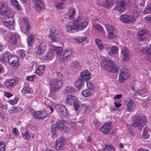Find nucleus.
I'll return each mask as SVG.
<instances>
[{
	"mask_svg": "<svg viewBox=\"0 0 151 151\" xmlns=\"http://www.w3.org/2000/svg\"><path fill=\"white\" fill-rule=\"evenodd\" d=\"M82 19V17L79 16L76 19L73 23L71 22H68L65 25L67 31L70 32L73 30L77 29L82 30L86 28L88 24L89 19L87 18L85 19L84 21L80 23V22Z\"/></svg>",
	"mask_w": 151,
	"mask_h": 151,
	"instance_id": "1",
	"label": "nucleus"
},
{
	"mask_svg": "<svg viewBox=\"0 0 151 151\" xmlns=\"http://www.w3.org/2000/svg\"><path fill=\"white\" fill-rule=\"evenodd\" d=\"M52 49L56 50L57 57L60 61L64 62L73 56V52L71 50H66L62 54L63 48L62 47H53Z\"/></svg>",
	"mask_w": 151,
	"mask_h": 151,
	"instance_id": "2",
	"label": "nucleus"
},
{
	"mask_svg": "<svg viewBox=\"0 0 151 151\" xmlns=\"http://www.w3.org/2000/svg\"><path fill=\"white\" fill-rule=\"evenodd\" d=\"M101 66L104 69L111 73H116L119 69L114 63L109 59H107L104 61H102L101 63Z\"/></svg>",
	"mask_w": 151,
	"mask_h": 151,
	"instance_id": "3",
	"label": "nucleus"
},
{
	"mask_svg": "<svg viewBox=\"0 0 151 151\" xmlns=\"http://www.w3.org/2000/svg\"><path fill=\"white\" fill-rule=\"evenodd\" d=\"M134 119V121L132 124V126L134 127H137L140 130L142 129L144 125L147 122V118L144 115L140 116H135Z\"/></svg>",
	"mask_w": 151,
	"mask_h": 151,
	"instance_id": "4",
	"label": "nucleus"
},
{
	"mask_svg": "<svg viewBox=\"0 0 151 151\" xmlns=\"http://www.w3.org/2000/svg\"><path fill=\"white\" fill-rule=\"evenodd\" d=\"M51 92H55L60 89L63 86V83L61 80L57 78L52 79L50 82Z\"/></svg>",
	"mask_w": 151,
	"mask_h": 151,
	"instance_id": "5",
	"label": "nucleus"
},
{
	"mask_svg": "<svg viewBox=\"0 0 151 151\" xmlns=\"http://www.w3.org/2000/svg\"><path fill=\"white\" fill-rule=\"evenodd\" d=\"M66 104H73L74 108L76 111H78L80 105L78 99L73 96H68L65 101Z\"/></svg>",
	"mask_w": 151,
	"mask_h": 151,
	"instance_id": "6",
	"label": "nucleus"
},
{
	"mask_svg": "<svg viewBox=\"0 0 151 151\" xmlns=\"http://www.w3.org/2000/svg\"><path fill=\"white\" fill-rule=\"evenodd\" d=\"M1 18V22L4 26L8 27L10 26L13 25L14 23V20L13 17H10L9 15H3Z\"/></svg>",
	"mask_w": 151,
	"mask_h": 151,
	"instance_id": "7",
	"label": "nucleus"
},
{
	"mask_svg": "<svg viewBox=\"0 0 151 151\" xmlns=\"http://www.w3.org/2000/svg\"><path fill=\"white\" fill-rule=\"evenodd\" d=\"M11 12V8L6 1L1 2V15H9Z\"/></svg>",
	"mask_w": 151,
	"mask_h": 151,
	"instance_id": "8",
	"label": "nucleus"
},
{
	"mask_svg": "<svg viewBox=\"0 0 151 151\" xmlns=\"http://www.w3.org/2000/svg\"><path fill=\"white\" fill-rule=\"evenodd\" d=\"M119 1L115 7V9L119 12H123L128 5L129 1L128 0H119Z\"/></svg>",
	"mask_w": 151,
	"mask_h": 151,
	"instance_id": "9",
	"label": "nucleus"
},
{
	"mask_svg": "<svg viewBox=\"0 0 151 151\" xmlns=\"http://www.w3.org/2000/svg\"><path fill=\"white\" fill-rule=\"evenodd\" d=\"M120 73L119 81L120 82H122L128 78L129 74L128 70L126 67L122 68L120 70Z\"/></svg>",
	"mask_w": 151,
	"mask_h": 151,
	"instance_id": "10",
	"label": "nucleus"
},
{
	"mask_svg": "<svg viewBox=\"0 0 151 151\" xmlns=\"http://www.w3.org/2000/svg\"><path fill=\"white\" fill-rule=\"evenodd\" d=\"M23 26L21 27V29L22 32L27 35L29 32V29L31 28V26L27 18L26 17L23 18Z\"/></svg>",
	"mask_w": 151,
	"mask_h": 151,
	"instance_id": "11",
	"label": "nucleus"
},
{
	"mask_svg": "<svg viewBox=\"0 0 151 151\" xmlns=\"http://www.w3.org/2000/svg\"><path fill=\"white\" fill-rule=\"evenodd\" d=\"M65 144V139L63 137H60L55 141V149L57 150H61Z\"/></svg>",
	"mask_w": 151,
	"mask_h": 151,
	"instance_id": "12",
	"label": "nucleus"
},
{
	"mask_svg": "<svg viewBox=\"0 0 151 151\" xmlns=\"http://www.w3.org/2000/svg\"><path fill=\"white\" fill-rule=\"evenodd\" d=\"M120 18L121 21L127 23H132L135 21V18L132 15H122Z\"/></svg>",
	"mask_w": 151,
	"mask_h": 151,
	"instance_id": "13",
	"label": "nucleus"
},
{
	"mask_svg": "<svg viewBox=\"0 0 151 151\" xmlns=\"http://www.w3.org/2000/svg\"><path fill=\"white\" fill-rule=\"evenodd\" d=\"M20 36L17 33L12 34L9 38V41L11 45H15L19 41Z\"/></svg>",
	"mask_w": 151,
	"mask_h": 151,
	"instance_id": "14",
	"label": "nucleus"
},
{
	"mask_svg": "<svg viewBox=\"0 0 151 151\" xmlns=\"http://www.w3.org/2000/svg\"><path fill=\"white\" fill-rule=\"evenodd\" d=\"M19 61L18 57L17 56L12 55L10 56L8 62L12 67L17 66L19 65Z\"/></svg>",
	"mask_w": 151,
	"mask_h": 151,
	"instance_id": "15",
	"label": "nucleus"
},
{
	"mask_svg": "<svg viewBox=\"0 0 151 151\" xmlns=\"http://www.w3.org/2000/svg\"><path fill=\"white\" fill-rule=\"evenodd\" d=\"M55 108L57 111L58 112H61L64 115L68 116V112L64 105L59 104H57L55 105Z\"/></svg>",
	"mask_w": 151,
	"mask_h": 151,
	"instance_id": "16",
	"label": "nucleus"
},
{
	"mask_svg": "<svg viewBox=\"0 0 151 151\" xmlns=\"http://www.w3.org/2000/svg\"><path fill=\"white\" fill-rule=\"evenodd\" d=\"M80 74V78L86 81H89L91 78V73L87 70H83Z\"/></svg>",
	"mask_w": 151,
	"mask_h": 151,
	"instance_id": "17",
	"label": "nucleus"
},
{
	"mask_svg": "<svg viewBox=\"0 0 151 151\" xmlns=\"http://www.w3.org/2000/svg\"><path fill=\"white\" fill-rule=\"evenodd\" d=\"M46 45L44 42L37 43L36 46V49L40 54H42L46 49Z\"/></svg>",
	"mask_w": 151,
	"mask_h": 151,
	"instance_id": "18",
	"label": "nucleus"
},
{
	"mask_svg": "<svg viewBox=\"0 0 151 151\" xmlns=\"http://www.w3.org/2000/svg\"><path fill=\"white\" fill-rule=\"evenodd\" d=\"M121 55L123 61H127L129 59V51L127 47H124L121 50Z\"/></svg>",
	"mask_w": 151,
	"mask_h": 151,
	"instance_id": "19",
	"label": "nucleus"
},
{
	"mask_svg": "<svg viewBox=\"0 0 151 151\" xmlns=\"http://www.w3.org/2000/svg\"><path fill=\"white\" fill-rule=\"evenodd\" d=\"M53 47H56L55 46L52 45H50V49L49 50L47 53V54L46 56L45 57V59L46 60H47L49 59L51 60L53 59L54 57V52L53 51H55L56 53V50H53L52 49Z\"/></svg>",
	"mask_w": 151,
	"mask_h": 151,
	"instance_id": "20",
	"label": "nucleus"
},
{
	"mask_svg": "<svg viewBox=\"0 0 151 151\" xmlns=\"http://www.w3.org/2000/svg\"><path fill=\"white\" fill-rule=\"evenodd\" d=\"M111 129L110 123H106L100 129V130L104 134H108Z\"/></svg>",
	"mask_w": 151,
	"mask_h": 151,
	"instance_id": "21",
	"label": "nucleus"
},
{
	"mask_svg": "<svg viewBox=\"0 0 151 151\" xmlns=\"http://www.w3.org/2000/svg\"><path fill=\"white\" fill-rule=\"evenodd\" d=\"M52 127L57 128L58 129L65 132H68L70 130L69 128L65 127L63 123L60 122L57 123L55 124H53Z\"/></svg>",
	"mask_w": 151,
	"mask_h": 151,
	"instance_id": "22",
	"label": "nucleus"
},
{
	"mask_svg": "<svg viewBox=\"0 0 151 151\" xmlns=\"http://www.w3.org/2000/svg\"><path fill=\"white\" fill-rule=\"evenodd\" d=\"M11 55L10 52L9 51L5 52L1 55V62L5 64L6 63V61H8L10 56Z\"/></svg>",
	"mask_w": 151,
	"mask_h": 151,
	"instance_id": "23",
	"label": "nucleus"
},
{
	"mask_svg": "<svg viewBox=\"0 0 151 151\" xmlns=\"http://www.w3.org/2000/svg\"><path fill=\"white\" fill-rule=\"evenodd\" d=\"M131 90L133 91L132 94L134 95H141V96L144 97L146 96V92L147 89L146 88H144L141 89H135V88H133L131 89Z\"/></svg>",
	"mask_w": 151,
	"mask_h": 151,
	"instance_id": "24",
	"label": "nucleus"
},
{
	"mask_svg": "<svg viewBox=\"0 0 151 151\" xmlns=\"http://www.w3.org/2000/svg\"><path fill=\"white\" fill-rule=\"evenodd\" d=\"M45 67V65H40L36 69L35 73L39 76H42L44 73Z\"/></svg>",
	"mask_w": 151,
	"mask_h": 151,
	"instance_id": "25",
	"label": "nucleus"
},
{
	"mask_svg": "<svg viewBox=\"0 0 151 151\" xmlns=\"http://www.w3.org/2000/svg\"><path fill=\"white\" fill-rule=\"evenodd\" d=\"M18 83L16 79H12L6 81L5 85L7 87L11 88L15 87Z\"/></svg>",
	"mask_w": 151,
	"mask_h": 151,
	"instance_id": "26",
	"label": "nucleus"
},
{
	"mask_svg": "<svg viewBox=\"0 0 151 151\" xmlns=\"http://www.w3.org/2000/svg\"><path fill=\"white\" fill-rule=\"evenodd\" d=\"M35 8L37 10H39L41 9L43 6V3L41 0H33Z\"/></svg>",
	"mask_w": 151,
	"mask_h": 151,
	"instance_id": "27",
	"label": "nucleus"
},
{
	"mask_svg": "<svg viewBox=\"0 0 151 151\" xmlns=\"http://www.w3.org/2000/svg\"><path fill=\"white\" fill-rule=\"evenodd\" d=\"M138 39L139 41H142L146 36V31L144 29H142L141 31L139 32L138 34Z\"/></svg>",
	"mask_w": 151,
	"mask_h": 151,
	"instance_id": "28",
	"label": "nucleus"
},
{
	"mask_svg": "<svg viewBox=\"0 0 151 151\" xmlns=\"http://www.w3.org/2000/svg\"><path fill=\"white\" fill-rule=\"evenodd\" d=\"M75 10L73 9H70L67 13L68 18L70 20H73L74 19V16L75 14Z\"/></svg>",
	"mask_w": 151,
	"mask_h": 151,
	"instance_id": "29",
	"label": "nucleus"
},
{
	"mask_svg": "<svg viewBox=\"0 0 151 151\" xmlns=\"http://www.w3.org/2000/svg\"><path fill=\"white\" fill-rule=\"evenodd\" d=\"M134 105V101L133 100H129L127 104L126 108L127 111L129 112L132 111Z\"/></svg>",
	"mask_w": 151,
	"mask_h": 151,
	"instance_id": "30",
	"label": "nucleus"
},
{
	"mask_svg": "<svg viewBox=\"0 0 151 151\" xmlns=\"http://www.w3.org/2000/svg\"><path fill=\"white\" fill-rule=\"evenodd\" d=\"M76 91V90L75 89L70 86H66L64 90V93L68 94L72 93Z\"/></svg>",
	"mask_w": 151,
	"mask_h": 151,
	"instance_id": "31",
	"label": "nucleus"
},
{
	"mask_svg": "<svg viewBox=\"0 0 151 151\" xmlns=\"http://www.w3.org/2000/svg\"><path fill=\"white\" fill-rule=\"evenodd\" d=\"M83 80L79 77L76 83H75V86L78 89H80L84 84Z\"/></svg>",
	"mask_w": 151,
	"mask_h": 151,
	"instance_id": "32",
	"label": "nucleus"
},
{
	"mask_svg": "<svg viewBox=\"0 0 151 151\" xmlns=\"http://www.w3.org/2000/svg\"><path fill=\"white\" fill-rule=\"evenodd\" d=\"M95 41L99 49L100 50H103L104 48V46L102 42L100 40L98 39H96Z\"/></svg>",
	"mask_w": 151,
	"mask_h": 151,
	"instance_id": "33",
	"label": "nucleus"
},
{
	"mask_svg": "<svg viewBox=\"0 0 151 151\" xmlns=\"http://www.w3.org/2000/svg\"><path fill=\"white\" fill-rule=\"evenodd\" d=\"M21 92L24 93H29L31 94L33 93L32 90L27 86L24 87L22 90Z\"/></svg>",
	"mask_w": 151,
	"mask_h": 151,
	"instance_id": "34",
	"label": "nucleus"
},
{
	"mask_svg": "<svg viewBox=\"0 0 151 151\" xmlns=\"http://www.w3.org/2000/svg\"><path fill=\"white\" fill-rule=\"evenodd\" d=\"M106 2L104 4H103V6L106 8H111L113 6L114 4L113 0H105Z\"/></svg>",
	"mask_w": 151,
	"mask_h": 151,
	"instance_id": "35",
	"label": "nucleus"
},
{
	"mask_svg": "<svg viewBox=\"0 0 151 151\" xmlns=\"http://www.w3.org/2000/svg\"><path fill=\"white\" fill-rule=\"evenodd\" d=\"M82 94L85 97L89 96L93 94V92L89 90L83 91L82 92Z\"/></svg>",
	"mask_w": 151,
	"mask_h": 151,
	"instance_id": "36",
	"label": "nucleus"
},
{
	"mask_svg": "<svg viewBox=\"0 0 151 151\" xmlns=\"http://www.w3.org/2000/svg\"><path fill=\"white\" fill-rule=\"evenodd\" d=\"M142 52L145 53L151 54V45H148L142 49Z\"/></svg>",
	"mask_w": 151,
	"mask_h": 151,
	"instance_id": "37",
	"label": "nucleus"
},
{
	"mask_svg": "<svg viewBox=\"0 0 151 151\" xmlns=\"http://www.w3.org/2000/svg\"><path fill=\"white\" fill-rule=\"evenodd\" d=\"M142 135L145 139H148L149 137L150 134H149V132L147 128L144 129Z\"/></svg>",
	"mask_w": 151,
	"mask_h": 151,
	"instance_id": "38",
	"label": "nucleus"
},
{
	"mask_svg": "<svg viewBox=\"0 0 151 151\" xmlns=\"http://www.w3.org/2000/svg\"><path fill=\"white\" fill-rule=\"evenodd\" d=\"M34 36L32 35H30L28 36L27 43L28 45L31 46L33 43L32 41L34 40Z\"/></svg>",
	"mask_w": 151,
	"mask_h": 151,
	"instance_id": "39",
	"label": "nucleus"
},
{
	"mask_svg": "<svg viewBox=\"0 0 151 151\" xmlns=\"http://www.w3.org/2000/svg\"><path fill=\"white\" fill-rule=\"evenodd\" d=\"M87 37H77L75 39V42L78 43H80L86 40Z\"/></svg>",
	"mask_w": 151,
	"mask_h": 151,
	"instance_id": "40",
	"label": "nucleus"
},
{
	"mask_svg": "<svg viewBox=\"0 0 151 151\" xmlns=\"http://www.w3.org/2000/svg\"><path fill=\"white\" fill-rule=\"evenodd\" d=\"M105 26L107 29L108 32H109L112 31H114V28L112 25L105 24Z\"/></svg>",
	"mask_w": 151,
	"mask_h": 151,
	"instance_id": "41",
	"label": "nucleus"
},
{
	"mask_svg": "<svg viewBox=\"0 0 151 151\" xmlns=\"http://www.w3.org/2000/svg\"><path fill=\"white\" fill-rule=\"evenodd\" d=\"M94 30L103 32L104 30L103 28L99 24H96L93 26Z\"/></svg>",
	"mask_w": 151,
	"mask_h": 151,
	"instance_id": "42",
	"label": "nucleus"
},
{
	"mask_svg": "<svg viewBox=\"0 0 151 151\" xmlns=\"http://www.w3.org/2000/svg\"><path fill=\"white\" fill-rule=\"evenodd\" d=\"M49 32L50 35H58V31L54 27H52L49 29Z\"/></svg>",
	"mask_w": 151,
	"mask_h": 151,
	"instance_id": "43",
	"label": "nucleus"
},
{
	"mask_svg": "<svg viewBox=\"0 0 151 151\" xmlns=\"http://www.w3.org/2000/svg\"><path fill=\"white\" fill-rule=\"evenodd\" d=\"M12 4L13 6H14L18 10H21L20 7L19 6L17 0H12Z\"/></svg>",
	"mask_w": 151,
	"mask_h": 151,
	"instance_id": "44",
	"label": "nucleus"
},
{
	"mask_svg": "<svg viewBox=\"0 0 151 151\" xmlns=\"http://www.w3.org/2000/svg\"><path fill=\"white\" fill-rule=\"evenodd\" d=\"M22 135L24 139H29L30 138L29 132L27 131H26L24 134L22 133Z\"/></svg>",
	"mask_w": 151,
	"mask_h": 151,
	"instance_id": "45",
	"label": "nucleus"
},
{
	"mask_svg": "<svg viewBox=\"0 0 151 151\" xmlns=\"http://www.w3.org/2000/svg\"><path fill=\"white\" fill-rule=\"evenodd\" d=\"M48 116V114L45 111L41 112L40 116V119H44Z\"/></svg>",
	"mask_w": 151,
	"mask_h": 151,
	"instance_id": "46",
	"label": "nucleus"
},
{
	"mask_svg": "<svg viewBox=\"0 0 151 151\" xmlns=\"http://www.w3.org/2000/svg\"><path fill=\"white\" fill-rule=\"evenodd\" d=\"M63 2H60L58 3L55 6L56 8L59 10H61L63 9L64 6L63 5Z\"/></svg>",
	"mask_w": 151,
	"mask_h": 151,
	"instance_id": "47",
	"label": "nucleus"
},
{
	"mask_svg": "<svg viewBox=\"0 0 151 151\" xmlns=\"http://www.w3.org/2000/svg\"><path fill=\"white\" fill-rule=\"evenodd\" d=\"M19 110L18 108L16 107L15 106H13L9 110V112L10 114L15 113L18 112Z\"/></svg>",
	"mask_w": 151,
	"mask_h": 151,
	"instance_id": "48",
	"label": "nucleus"
},
{
	"mask_svg": "<svg viewBox=\"0 0 151 151\" xmlns=\"http://www.w3.org/2000/svg\"><path fill=\"white\" fill-rule=\"evenodd\" d=\"M73 65L78 70L80 69L81 68L79 63L76 61H73Z\"/></svg>",
	"mask_w": 151,
	"mask_h": 151,
	"instance_id": "49",
	"label": "nucleus"
},
{
	"mask_svg": "<svg viewBox=\"0 0 151 151\" xmlns=\"http://www.w3.org/2000/svg\"><path fill=\"white\" fill-rule=\"evenodd\" d=\"M108 32V37L109 38L112 39L116 37L114 31H110L109 32Z\"/></svg>",
	"mask_w": 151,
	"mask_h": 151,
	"instance_id": "50",
	"label": "nucleus"
},
{
	"mask_svg": "<svg viewBox=\"0 0 151 151\" xmlns=\"http://www.w3.org/2000/svg\"><path fill=\"white\" fill-rule=\"evenodd\" d=\"M55 35H51V40L53 42H57L58 41V38Z\"/></svg>",
	"mask_w": 151,
	"mask_h": 151,
	"instance_id": "51",
	"label": "nucleus"
},
{
	"mask_svg": "<svg viewBox=\"0 0 151 151\" xmlns=\"http://www.w3.org/2000/svg\"><path fill=\"white\" fill-rule=\"evenodd\" d=\"M140 13V12L139 11H134L133 12L132 16L136 19L139 16Z\"/></svg>",
	"mask_w": 151,
	"mask_h": 151,
	"instance_id": "52",
	"label": "nucleus"
},
{
	"mask_svg": "<svg viewBox=\"0 0 151 151\" xmlns=\"http://www.w3.org/2000/svg\"><path fill=\"white\" fill-rule=\"evenodd\" d=\"M56 127H52V125L51 127V133L52 134V136L55 137H56L57 136L56 134Z\"/></svg>",
	"mask_w": 151,
	"mask_h": 151,
	"instance_id": "53",
	"label": "nucleus"
},
{
	"mask_svg": "<svg viewBox=\"0 0 151 151\" xmlns=\"http://www.w3.org/2000/svg\"><path fill=\"white\" fill-rule=\"evenodd\" d=\"M118 50L117 48L115 47H111V55L112 54H115L116 53Z\"/></svg>",
	"mask_w": 151,
	"mask_h": 151,
	"instance_id": "54",
	"label": "nucleus"
},
{
	"mask_svg": "<svg viewBox=\"0 0 151 151\" xmlns=\"http://www.w3.org/2000/svg\"><path fill=\"white\" fill-rule=\"evenodd\" d=\"M18 101V99L15 98L14 99L9 101V103L12 105H14L17 104Z\"/></svg>",
	"mask_w": 151,
	"mask_h": 151,
	"instance_id": "55",
	"label": "nucleus"
},
{
	"mask_svg": "<svg viewBox=\"0 0 151 151\" xmlns=\"http://www.w3.org/2000/svg\"><path fill=\"white\" fill-rule=\"evenodd\" d=\"M151 12V6L146 7L144 12L145 14H148Z\"/></svg>",
	"mask_w": 151,
	"mask_h": 151,
	"instance_id": "56",
	"label": "nucleus"
},
{
	"mask_svg": "<svg viewBox=\"0 0 151 151\" xmlns=\"http://www.w3.org/2000/svg\"><path fill=\"white\" fill-rule=\"evenodd\" d=\"M12 133L15 136H17L19 135V132L17 129L15 127L13 128Z\"/></svg>",
	"mask_w": 151,
	"mask_h": 151,
	"instance_id": "57",
	"label": "nucleus"
},
{
	"mask_svg": "<svg viewBox=\"0 0 151 151\" xmlns=\"http://www.w3.org/2000/svg\"><path fill=\"white\" fill-rule=\"evenodd\" d=\"M46 109L49 114H51L53 111V108L50 105H48L46 108Z\"/></svg>",
	"mask_w": 151,
	"mask_h": 151,
	"instance_id": "58",
	"label": "nucleus"
},
{
	"mask_svg": "<svg viewBox=\"0 0 151 151\" xmlns=\"http://www.w3.org/2000/svg\"><path fill=\"white\" fill-rule=\"evenodd\" d=\"M41 112L40 111H37L35 112L34 115L36 118L40 119V116Z\"/></svg>",
	"mask_w": 151,
	"mask_h": 151,
	"instance_id": "59",
	"label": "nucleus"
},
{
	"mask_svg": "<svg viewBox=\"0 0 151 151\" xmlns=\"http://www.w3.org/2000/svg\"><path fill=\"white\" fill-rule=\"evenodd\" d=\"M5 145L3 142H1V151H4Z\"/></svg>",
	"mask_w": 151,
	"mask_h": 151,
	"instance_id": "60",
	"label": "nucleus"
},
{
	"mask_svg": "<svg viewBox=\"0 0 151 151\" xmlns=\"http://www.w3.org/2000/svg\"><path fill=\"white\" fill-rule=\"evenodd\" d=\"M19 55L22 57H24L25 56L24 53V50H21L19 51Z\"/></svg>",
	"mask_w": 151,
	"mask_h": 151,
	"instance_id": "61",
	"label": "nucleus"
},
{
	"mask_svg": "<svg viewBox=\"0 0 151 151\" xmlns=\"http://www.w3.org/2000/svg\"><path fill=\"white\" fill-rule=\"evenodd\" d=\"M93 123L97 128H99V126L100 124V122L97 120H94Z\"/></svg>",
	"mask_w": 151,
	"mask_h": 151,
	"instance_id": "62",
	"label": "nucleus"
},
{
	"mask_svg": "<svg viewBox=\"0 0 151 151\" xmlns=\"http://www.w3.org/2000/svg\"><path fill=\"white\" fill-rule=\"evenodd\" d=\"M86 85L87 87L90 89L92 88L93 86V83H91L90 82H87Z\"/></svg>",
	"mask_w": 151,
	"mask_h": 151,
	"instance_id": "63",
	"label": "nucleus"
},
{
	"mask_svg": "<svg viewBox=\"0 0 151 151\" xmlns=\"http://www.w3.org/2000/svg\"><path fill=\"white\" fill-rule=\"evenodd\" d=\"M4 95L7 98H9L13 96V95L10 93L8 92H5Z\"/></svg>",
	"mask_w": 151,
	"mask_h": 151,
	"instance_id": "64",
	"label": "nucleus"
}]
</instances>
